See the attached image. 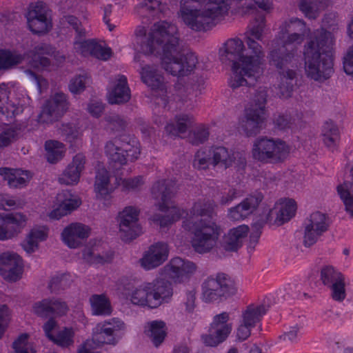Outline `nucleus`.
Listing matches in <instances>:
<instances>
[{
    "label": "nucleus",
    "instance_id": "obj_1",
    "mask_svg": "<svg viewBox=\"0 0 353 353\" xmlns=\"http://www.w3.org/2000/svg\"><path fill=\"white\" fill-rule=\"evenodd\" d=\"M145 27L136 30L138 42L144 54L161 56L162 68L173 76H187L198 63L194 53L185 52L181 43L178 29L166 21L155 23L148 34Z\"/></svg>",
    "mask_w": 353,
    "mask_h": 353
},
{
    "label": "nucleus",
    "instance_id": "obj_2",
    "mask_svg": "<svg viewBox=\"0 0 353 353\" xmlns=\"http://www.w3.org/2000/svg\"><path fill=\"white\" fill-rule=\"evenodd\" d=\"M265 16L258 14L245 33V48L238 38L230 39L225 43L224 56L232 63L233 74L230 86L234 90L241 86L251 87L256 81L261 60L265 57L262 46L255 40H262L265 28Z\"/></svg>",
    "mask_w": 353,
    "mask_h": 353
},
{
    "label": "nucleus",
    "instance_id": "obj_3",
    "mask_svg": "<svg viewBox=\"0 0 353 353\" xmlns=\"http://www.w3.org/2000/svg\"><path fill=\"white\" fill-rule=\"evenodd\" d=\"M214 203L199 201L190 210V216L183 221V228L194 234L191 243L199 254L210 252L217 243L221 228L215 222Z\"/></svg>",
    "mask_w": 353,
    "mask_h": 353
},
{
    "label": "nucleus",
    "instance_id": "obj_4",
    "mask_svg": "<svg viewBox=\"0 0 353 353\" xmlns=\"http://www.w3.org/2000/svg\"><path fill=\"white\" fill-rule=\"evenodd\" d=\"M333 37L324 29L314 32L310 41L305 46L304 61L305 72L308 77L323 82L333 72Z\"/></svg>",
    "mask_w": 353,
    "mask_h": 353
},
{
    "label": "nucleus",
    "instance_id": "obj_5",
    "mask_svg": "<svg viewBox=\"0 0 353 353\" xmlns=\"http://www.w3.org/2000/svg\"><path fill=\"white\" fill-rule=\"evenodd\" d=\"M295 49L289 48L283 45L280 39L271 41L267 56L270 65L275 68L279 74V84L281 96L290 97L294 86L296 85L297 73L290 68L295 64Z\"/></svg>",
    "mask_w": 353,
    "mask_h": 353
},
{
    "label": "nucleus",
    "instance_id": "obj_6",
    "mask_svg": "<svg viewBox=\"0 0 353 353\" xmlns=\"http://www.w3.org/2000/svg\"><path fill=\"white\" fill-rule=\"evenodd\" d=\"M289 153L288 146L279 139L259 138L254 141L252 148L253 158L263 163L283 162Z\"/></svg>",
    "mask_w": 353,
    "mask_h": 353
},
{
    "label": "nucleus",
    "instance_id": "obj_7",
    "mask_svg": "<svg viewBox=\"0 0 353 353\" xmlns=\"http://www.w3.org/2000/svg\"><path fill=\"white\" fill-rule=\"evenodd\" d=\"M202 289L203 299L205 302L227 298L236 292L234 281L224 273L218 274L215 279L208 278L203 282Z\"/></svg>",
    "mask_w": 353,
    "mask_h": 353
},
{
    "label": "nucleus",
    "instance_id": "obj_8",
    "mask_svg": "<svg viewBox=\"0 0 353 353\" xmlns=\"http://www.w3.org/2000/svg\"><path fill=\"white\" fill-rule=\"evenodd\" d=\"M188 3H181L180 13L184 23L196 32L207 31L214 25V20L220 14H214L208 9L201 10Z\"/></svg>",
    "mask_w": 353,
    "mask_h": 353
},
{
    "label": "nucleus",
    "instance_id": "obj_9",
    "mask_svg": "<svg viewBox=\"0 0 353 353\" xmlns=\"http://www.w3.org/2000/svg\"><path fill=\"white\" fill-rule=\"evenodd\" d=\"M229 320L230 315L226 312L213 317L208 334L201 336V339L206 346L216 347L226 340L232 329V324L228 323Z\"/></svg>",
    "mask_w": 353,
    "mask_h": 353
},
{
    "label": "nucleus",
    "instance_id": "obj_10",
    "mask_svg": "<svg viewBox=\"0 0 353 353\" xmlns=\"http://www.w3.org/2000/svg\"><path fill=\"white\" fill-rule=\"evenodd\" d=\"M69 102L63 92H57L43 105L38 121L42 123H52L58 121L68 110Z\"/></svg>",
    "mask_w": 353,
    "mask_h": 353
},
{
    "label": "nucleus",
    "instance_id": "obj_11",
    "mask_svg": "<svg viewBox=\"0 0 353 353\" xmlns=\"http://www.w3.org/2000/svg\"><path fill=\"white\" fill-rule=\"evenodd\" d=\"M140 74L142 81L152 90L153 97L159 99L161 103L165 106L168 102L167 86L163 77L159 72L157 66L154 65L143 66Z\"/></svg>",
    "mask_w": 353,
    "mask_h": 353
},
{
    "label": "nucleus",
    "instance_id": "obj_12",
    "mask_svg": "<svg viewBox=\"0 0 353 353\" xmlns=\"http://www.w3.org/2000/svg\"><path fill=\"white\" fill-rule=\"evenodd\" d=\"M48 7L42 1L32 3L29 5L26 14L29 29L36 34H45L51 28L48 18Z\"/></svg>",
    "mask_w": 353,
    "mask_h": 353
},
{
    "label": "nucleus",
    "instance_id": "obj_13",
    "mask_svg": "<svg viewBox=\"0 0 353 353\" xmlns=\"http://www.w3.org/2000/svg\"><path fill=\"white\" fill-rule=\"evenodd\" d=\"M138 215V210L132 206L126 207L119 213V234L122 241L130 242L141 233Z\"/></svg>",
    "mask_w": 353,
    "mask_h": 353
},
{
    "label": "nucleus",
    "instance_id": "obj_14",
    "mask_svg": "<svg viewBox=\"0 0 353 353\" xmlns=\"http://www.w3.org/2000/svg\"><path fill=\"white\" fill-rule=\"evenodd\" d=\"M320 280L331 290V296L334 301H342L345 299V278L340 272L332 265H325L321 270Z\"/></svg>",
    "mask_w": 353,
    "mask_h": 353
},
{
    "label": "nucleus",
    "instance_id": "obj_15",
    "mask_svg": "<svg viewBox=\"0 0 353 353\" xmlns=\"http://www.w3.org/2000/svg\"><path fill=\"white\" fill-rule=\"evenodd\" d=\"M27 223L26 215L19 212L0 214V240L13 238L19 234Z\"/></svg>",
    "mask_w": 353,
    "mask_h": 353
},
{
    "label": "nucleus",
    "instance_id": "obj_16",
    "mask_svg": "<svg viewBox=\"0 0 353 353\" xmlns=\"http://www.w3.org/2000/svg\"><path fill=\"white\" fill-rule=\"evenodd\" d=\"M196 270V265L189 261H185L180 257L172 259L164 267V273L176 283L187 280Z\"/></svg>",
    "mask_w": 353,
    "mask_h": 353
},
{
    "label": "nucleus",
    "instance_id": "obj_17",
    "mask_svg": "<svg viewBox=\"0 0 353 353\" xmlns=\"http://www.w3.org/2000/svg\"><path fill=\"white\" fill-rule=\"evenodd\" d=\"M23 260L15 253L4 252L0 254V273L10 281H16L22 274Z\"/></svg>",
    "mask_w": 353,
    "mask_h": 353
},
{
    "label": "nucleus",
    "instance_id": "obj_18",
    "mask_svg": "<svg viewBox=\"0 0 353 353\" xmlns=\"http://www.w3.org/2000/svg\"><path fill=\"white\" fill-rule=\"evenodd\" d=\"M177 191L176 183L170 179H162L154 183L151 188L152 197L161 202L160 210L163 211L170 208L172 199Z\"/></svg>",
    "mask_w": 353,
    "mask_h": 353
},
{
    "label": "nucleus",
    "instance_id": "obj_19",
    "mask_svg": "<svg viewBox=\"0 0 353 353\" xmlns=\"http://www.w3.org/2000/svg\"><path fill=\"white\" fill-rule=\"evenodd\" d=\"M56 204L57 207L50 212L49 216L50 219H59L76 210L81 205V200L66 190L57 194Z\"/></svg>",
    "mask_w": 353,
    "mask_h": 353
},
{
    "label": "nucleus",
    "instance_id": "obj_20",
    "mask_svg": "<svg viewBox=\"0 0 353 353\" xmlns=\"http://www.w3.org/2000/svg\"><path fill=\"white\" fill-rule=\"evenodd\" d=\"M263 199V196L261 192L250 195L235 207L230 209L229 219L232 221L244 219L256 209Z\"/></svg>",
    "mask_w": 353,
    "mask_h": 353
},
{
    "label": "nucleus",
    "instance_id": "obj_21",
    "mask_svg": "<svg viewBox=\"0 0 353 353\" xmlns=\"http://www.w3.org/2000/svg\"><path fill=\"white\" fill-rule=\"evenodd\" d=\"M168 254L167 244L157 243L150 247L139 261L144 269L151 270L162 264L167 259Z\"/></svg>",
    "mask_w": 353,
    "mask_h": 353
},
{
    "label": "nucleus",
    "instance_id": "obj_22",
    "mask_svg": "<svg viewBox=\"0 0 353 353\" xmlns=\"http://www.w3.org/2000/svg\"><path fill=\"white\" fill-rule=\"evenodd\" d=\"M90 228L79 223H73L64 228L61 233L63 242L70 248H76L89 236Z\"/></svg>",
    "mask_w": 353,
    "mask_h": 353
},
{
    "label": "nucleus",
    "instance_id": "obj_23",
    "mask_svg": "<svg viewBox=\"0 0 353 353\" xmlns=\"http://www.w3.org/2000/svg\"><path fill=\"white\" fill-rule=\"evenodd\" d=\"M148 288L150 289L152 295V308L158 307L173 294L171 283L164 279H157L152 283H148Z\"/></svg>",
    "mask_w": 353,
    "mask_h": 353
},
{
    "label": "nucleus",
    "instance_id": "obj_24",
    "mask_svg": "<svg viewBox=\"0 0 353 353\" xmlns=\"http://www.w3.org/2000/svg\"><path fill=\"white\" fill-rule=\"evenodd\" d=\"M265 114L261 108H249L246 110L245 119L241 123L246 136L253 137L260 132L265 119Z\"/></svg>",
    "mask_w": 353,
    "mask_h": 353
},
{
    "label": "nucleus",
    "instance_id": "obj_25",
    "mask_svg": "<svg viewBox=\"0 0 353 353\" xmlns=\"http://www.w3.org/2000/svg\"><path fill=\"white\" fill-rule=\"evenodd\" d=\"M85 158L82 154H76L72 161L68 165L58 181L61 184L74 185L79 181L81 173L85 168Z\"/></svg>",
    "mask_w": 353,
    "mask_h": 353
},
{
    "label": "nucleus",
    "instance_id": "obj_26",
    "mask_svg": "<svg viewBox=\"0 0 353 353\" xmlns=\"http://www.w3.org/2000/svg\"><path fill=\"white\" fill-rule=\"evenodd\" d=\"M34 312L39 316L46 318L52 314L63 315L68 310L64 301L58 299H45L33 306Z\"/></svg>",
    "mask_w": 353,
    "mask_h": 353
},
{
    "label": "nucleus",
    "instance_id": "obj_27",
    "mask_svg": "<svg viewBox=\"0 0 353 353\" xmlns=\"http://www.w3.org/2000/svg\"><path fill=\"white\" fill-rule=\"evenodd\" d=\"M249 228L245 225L230 230L221 240V247L228 252H236L242 246L243 239L247 236Z\"/></svg>",
    "mask_w": 353,
    "mask_h": 353
},
{
    "label": "nucleus",
    "instance_id": "obj_28",
    "mask_svg": "<svg viewBox=\"0 0 353 353\" xmlns=\"http://www.w3.org/2000/svg\"><path fill=\"white\" fill-rule=\"evenodd\" d=\"M194 118L192 115L180 114L174 117V121L168 123L165 127V132L170 136L187 137V131L193 127Z\"/></svg>",
    "mask_w": 353,
    "mask_h": 353
},
{
    "label": "nucleus",
    "instance_id": "obj_29",
    "mask_svg": "<svg viewBox=\"0 0 353 353\" xmlns=\"http://www.w3.org/2000/svg\"><path fill=\"white\" fill-rule=\"evenodd\" d=\"M55 52L54 48L47 43H40L32 50V65L34 68H46L50 65L48 56H52Z\"/></svg>",
    "mask_w": 353,
    "mask_h": 353
},
{
    "label": "nucleus",
    "instance_id": "obj_30",
    "mask_svg": "<svg viewBox=\"0 0 353 353\" xmlns=\"http://www.w3.org/2000/svg\"><path fill=\"white\" fill-rule=\"evenodd\" d=\"M105 153L108 158L110 166L114 170H119L129 161L124 152L120 150L117 143L113 140L105 143Z\"/></svg>",
    "mask_w": 353,
    "mask_h": 353
},
{
    "label": "nucleus",
    "instance_id": "obj_31",
    "mask_svg": "<svg viewBox=\"0 0 353 353\" xmlns=\"http://www.w3.org/2000/svg\"><path fill=\"white\" fill-rule=\"evenodd\" d=\"M130 99V90L127 84V79L121 75L117 83L110 92L108 101L111 104H120L128 102Z\"/></svg>",
    "mask_w": 353,
    "mask_h": 353
},
{
    "label": "nucleus",
    "instance_id": "obj_32",
    "mask_svg": "<svg viewBox=\"0 0 353 353\" xmlns=\"http://www.w3.org/2000/svg\"><path fill=\"white\" fill-rule=\"evenodd\" d=\"M113 141L117 143V145L122 152H124L129 161H134L138 159L140 149L139 143L134 138L128 135H122L119 139L116 138Z\"/></svg>",
    "mask_w": 353,
    "mask_h": 353
},
{
    "label": "nucleus",
    "instance_id": "obj_33",
    "mask_svg": "<svg viewBox=\"0 0 353 353\" xmlns=\"http://www.w3.org/2000/svg\"><path fill=\"white\" fill-rule=\"evenodd\" d=\"M212 157V164L214 166L219 165L224 169L232 166L234 162L233 154H230L228 150L223 146L214 147L209 150Z\"/></svg>",
    "mask_w": 353,
    "mask_h": 353
},
{
    "label": "nucleus",
    "instance_id": "obj_34",
    "mask_svg": "<svg viewBox=\"0 0 353 353\" xmlns=\"http://www.w3.org/2000/svg\"><path fill=\"white\" fill-rule=\"evenodd\" d=\"M267 309L264 305L251 304L242 312L241 321L254 327L262 317L266 314Z\"/></svg>",
    "mask_w": 353,
    "mask_h": 353
},
{
    "label": "nucleus",
    "instance_id": "obj_35",
    "mask_svg": "<svg viewBox=\"0 0 353 353\" xmlns=\"http://www.w3.org/2000/svg\"><path fill=\"white\" fill-rule=\"evenodd\" d=\"M166 325L163 321H153L148 323L145 334L151 339L156 347L163 343L166 336Z\"/></svg>",
    "mask_w": 353,
    "mask_h": 353
},
{
    "label": "nucleus",
    "instance_id": "obj_36",
    "mask_svg": "<svg viewBox=\"0 0 353 353\" xmlns=\"http://www.w3.org/2000/svg\"><path fill=\"white\" fill-rule=\"evenodd\" d=\"M82 52H89L91 55L103 60L108 59L112 54L111 49L104 48L101 45L92 40L78 42Z\"/></svg>",
    "mask_w": 353,
    "mask_h": 353
},
{
    "label": "nucleus",
    "instance_id": "obj_37",
    "mask_svg": "<svg viewBox=\"0 0 353 353\" xmlns=\"http://www.w3.org/2000/svg\"><path fill=\"white\" fill-rule=\"evenodd\" d=\"M110 183V175L108 171L102 165L99 164L97 168L94 190L97 194L102 197L110 194L108 188Z\"/></svg>",
    "mask_w": 353,
    "mask_h": 353
},
{
    "label": "nucleus",
    "instance_id": "obj_38",
    "mask_svg": "<svg viewBox=\"0 0 353 353\" xmlns=\"http://www.w3.org/2000/svg\"><path fill=\"white\" fill-rule=\"evenodd\" d=\"M271 210L272 214L274 212L276 215L274 220L275 223L281 225L295 215L296 205L294 200L289 199L285 205H281L279 209L274 208Z\"/></svg>",
    "mask_w": 353,
    "mask_h": 353
},
{
    "label": "nucleus",
    "instance_id": "obj_39",
    "mask_svg": "<svg viewBox=\"0 0 353 353\" xmlns=\"http://www.w3.org/2000/svg\"><path fill=\"white\" fill-rule=\"evenodd\" d=\"M92 312L94 315H108L112 312L110 301L104 294H94L90 298Z\"/></svg>",
    "mask_w": 353,
    "mask_h": 353
},
{
    "label": "nucleus",
    "instance_id": "obj_40",
    "mask_svg": "<svg viewBox=\"0 0 353 353\" xmlns=\"http://www.w3.org/2000/svg\"><path fill=\"white\" fill-rule=\"evenodd\" d=\"M45 149L46 159L50 163H56L63 157L64 145L58 141H47L45 143Z\"/></svg>",
    "mask_w": 353,
    "mask_h": 353
},
{
    "label": "nucleus",
    "instance_id": "obj_41",
    "mask_svg": "<svg viewBox=\"0 0 353 353\" xmlns=\"http://www.w3.org/2000/svg\"><path fill=\"white\" fill-rule=\"evenodd\" d=\"M325 0H301L299 4L300 10L309 19H316L319 12L325 7Z\"/></svg>",
    "mask_w": 353,
    "mask_h": 353
},
{
    "label": "nucleus",
    "instance_id": "obj_42",
    "mask_svg": "<svg viewBox=\"0 0 353 353\" xmlns=\"http://www.w3.org/2000/svg\"><path fill=\"white\" fill-rule=\"evenodd\" d=\"M105 129L112 134L123 132L126 130L128 123L126 119L117 114H111L104 117Z\"/></svg>",
    "mask_w": 353,
    "mask_h": 353
},
{
    "label": "nucleus",
    "instance_id": "obj_43",
    "mask_svg": "<svg viewBox=\"0 0 353 353\" xmlns=\"http://www.w3.org/2000/svg\"><path fill=\"white\" fill-rule=\"evenodd\" d=\"M130 296L131 301L133 304L148 306L152 308V305L150 304L152 295L150 289L148 288V283L141 285L139 288L132 290Z\"/></svg>",
    "mask_w": 353,
    "mask_h": 353
},
{
    "label": "nucleus",
    "instance_id": "obj_44",
    "mask_svg": "<svg viewBox=\"0 0 353 353\" xmlns=\"http://www.w3.org/2000/svg\"><path fill=\"white\" fill-rule=\"evenodd\" d=\"M305 225L314 228L319 233L323 234L329 228L330 219L325 214L315 212L310 216L308 223Z\"/></svg>",
    "mask_w": 353,
    "mask_h": 353
},
{
    "label": "nucleus",
    "instance_id": "obj_45",
    "mask_svg": "<svg viewBox=\"0 0 353 353\" xmlns=\"http://www.w3.org/2000/svg\"><path fill=\"white\" fill-rule=\"evenodd\" d=\"M21 54L12 52L10 50H0V70H8L21 63L23 60Z\"/></svg>",
    "mask_w": 353,
    "mask_h": 353
},
{
    "label": "nucleus",
    "instance_id": "obj_46",
    "mask_svg": "<svg viewBox=\"0 0 353 353\" xmlns=\"http://www.w3.org/2000/svg\"><path fill=\"white\" fill-rule=\"evenodd\" d=\"M210 136L209 128L201 124L192 130H190L187 136L188 141L193 145L203 144L208 140Z\"/></svg>",
    "mask_w": 353,
    "mask_h": 353
},
{
    "label": "nucleus",
    "instance_id": "obj_47",
    "mask_svg": "<svg viewBox=\"0 0 353 353\" xmlns=\"http://www.w3.org/2000/svg\"><path fill=\"white\" fill-rule=\"evenodd\" d=\"M191 5L192 2H198L201 4L207 6L209 12H212L214 14H223L228 10V5L225 0H187L183 3Z\"/></svg>",
    "mask_w": 353,
    "mask_h": 353
},
{
    "label": "nucleus",
    "instance_id": "obj_48",
    "mask_svg": "<svg viewBox=\"0 0 353 353\" xmlns=\"http://www.w3.org/2000/svg\"><path fill=\"white\" fill-rule=\"evenodd\" d=\"M350 191H353V183L351 181H345L343 185L337 186V192L343 201L346 211L353 216V196Z\"/></svg>",
    "mask_w": 353,
    "mask_h": 353
},
{
    "label": "nucleus",
    "instance_id": "obj_49",
    "mask_svg": "<svg viewBox=\"0 0 353 353\" xmlns=\"http://www.w3.org/2000/svg\"><path fill=\"white\" fill-rule=\"evenodd\" d=\"M307 29L303 21L297 18H292L289 21H285L281 27L279 33L285 34H306Z\"/></svg>",
    "mask_w": 353,
    "mask_h": 353
},
{
    "label": "nucleus",
    "instance_id": "obj_50",
    "mask_svg": "<svg viewBox=\"0 0 353 353\" xmlns=\"http://www.w3.org/2000/svg\"><path fill=\"white\" fill-rule=\"evenodd\" d=\"M70 276L67 274H57L52 277L48 288L52 293L58 294L60 291L68 288L70 285Z\"/></svg>",
    "mask_w": 353,
    "mask_h": 353
},
{
    "label": "nucleus",
    "instance_id": "obj_51",
    "mask_svg": "<svg viewBox=\"0 0 353 353\" xmlns=\"http://www.w3.org/2000/svg\"><path fill=\"white\" fill-rule=\"evenodd\" d=\"M29 335L21 334L12 343L14 353H36L32 344L28 343Z\"/></svg>",
    "mask_w": 353,
    "mask_h": 353
},
{
    "label": "nucleus",
    "instance_id": "obj_52",
    "mask_svg": "<svg viewBox=\"0 0 353 353\" xmlns=\"http://www.w3.org/2000/svg\"><path fill=\"white\" fill-rule=\"evenodd\" d=\"M74 335V332L72 328L65 327L59 332L56 336H54V340L51 341L61 347H68L73 345Z\"/></svg>",
    "mask_w": 353,
    "mask_h": 353
},
{
    "label": "nucleus",
    "instance_id": "obj_53",
    "mask_svg": "<svg viewBox=\"0 0 353 353\" xmlns=\"http://www.w3.org/2000/svg\"><path fill=\"white\" fill-rule=\"evenodd\" d=\"M267 97L268 88L259 87L258 89L255 90L252 104L250 108H253L254 109L261 108L263 110V112L265 113V105L267 103Z\"/></svg>",
    "mask_w": 353,
    "mask_h": 353
},
{
    "label": "nucleus",
    "instance_id": "obj_54",
    "mask_svg": "<svg viewBox=\"0 0 353 353\" xmlns=\"http://www.w3.org/2000/svg\"><path fill=\"white\" fill-rule=\"evenodd\" d=\"M272 122L274 128L278 130L289 129L292 124V117L288 113L276 112L273 114Z\"/></svg>",
    "mask_w": 353,
    "mask_h": 353
},
{
    "label": "nucleus",
    "instance_id": "obj_55",
    "mask_svg": "<svg viewBox=\"0 0 353 353\" xmlns=\"http://www.w3.org/2000/svg\"><path fill=\"white\" fill-rule=\"evenodd\" d=\"M62 24L68 23L69 26L76 31L77 34L79 37H84L85 32L83 28H81V21L73 15H63L61 19Z\"/></svg>",
    "mask_w": 353,
    "mask_h": 353
},
{
    "label": "nucleus",
    "instance_id": "obj_56",
    "mask_svg": "<svg viewBox=\"0 0 353 353\" xmlns=\"http://www.w3.org/2000/svg\"><path fill=\"white\" fill-rule=\"evenodd\" d=\"M24 75L26 80L34 81L36 83L40 93L42 92L43 90L48 88V81L32 70L29 69L26 70L24 71Z\"/></svg>",
    "mask_w": 353,
    "mask_h": 353
},
{
    "label": "nucleus",
    "instance_id": "obj_57",
    "mask_svg": "<svg viewBox=\"0 0 353 353\" xmlns=\"http://www.w3.org/2000/svg\"><path fill=\"white\" fill-rule=\"evenodd\" d=\"M209 164H212V157L210 153L207 154L204 151H198L193 161V166L197 169H206Z\"/></svg>",
    "mask_w": 353,
    "mask_h": 353
},
{
    "label": "nucleus",
    "instance_id": "obj_58",
    "mask_svg": "<svg viewBox=\"0 0 353 353\" xmlns=\"http://www.w3.org/2000/svg\"><path fill=\"white\" fill-rule=\"evenodd\" d=\"M306 34L294 33V34H285L279 33L278 37L275 39H280L284 46L288 47L291 45L301 44L305 39Z\"/></svg>",
    "mask_w": 353,
    "mask_h": 353
},
{
    "label": "nucleus",
    "instance_id": "obj_59",
    "mask_svg": "<svg viewBox=\"0 0 353 353\" xmlns=\"http://www.w3.org/2000/svg\"><path fill=\"white\" fill-rule=\"evenodd\" d=\"M322 233H319L314 228H310L305 225L304 230L303 245L305 247H310L315 244L318 239L322 235Z\"/></svg>",
    "mask_w": 353,
    "mask_h": 353
},
{
    "label": "nucleus",
    "instance_id": "obj_60",
    "mask_svg": "<svg viewBox=\"0 0 353 353\" xmlns=\"http://www.w3.org/2000/svg\"><path fill=\"white\" fill-rule=\"evenodd\" d=\"M92 341L97 347H100L103 344L115 345L117 343V341L114 336L107 338L105 335L99 330V327L96 328V331L92 335Z\"/></svg>",
    "mask_w": 353,
    "mask_h": 353
},
{
    "label": "nucleus",
    "instance_id": "obj_61",
    "mask_svg": "<svg viewBox=\"0 0 353 353\" xmlns=\"http://www.w3.org/2000/svg\"><path fill=\"white\" fill-rule=\"evenodd\" d=\"M85 88V77L83 75H79L71 79L69 84L70 91L77 94L83 92Z\"/></svg>",
    "mask_w": 353,
    "mask_h": 353
},
{
    "label": "nucleus",
    "instance_id": "obj_62",
    "mask_svg": "<svg viewBox=\"0 0 353 353\" xmlns=\"http://www.w3.org/2000/svg\"><path fill=\"white\" fill-rule=\"evenodd\" d=\"M272 210L270 208L265 209L263 215L252 225L254 231L261 232L264 225L272 220Z\"/></svg>",
    "mask_w": 353,
    "mask_h": 353
},
{
    "label": "nucleus",
    "instance_id": "obj_63",
    "mask_svg": "<svg viewBox=\"0 0 353 353\" xmlns=\"http://www.w3.org/2000/svg\"><path fill=\"white\" fill-rule=\"evenodd\" d=\"M343 64L344 72L353 77V46L349 48L343 57Z\"/></svg>",
    "mask_w": 353,
    "mask_h": 353
},
{
    "label": "nucleus",
    "instance_id": "obj_64",
    "mask_svg": "<svg viewBox=\"0 0 353 353\" xmlns=\"http://www.w3.org/2000/svg\"><path fill=\"white\" fill-rule=\"evenodd\" d=\"M59 133L67 138H75L77 136L76 125L72 123H62L59 128Z\"/></svg>",
    "mask_w": 353,
    "mask_h": 353
}]
</instances>
